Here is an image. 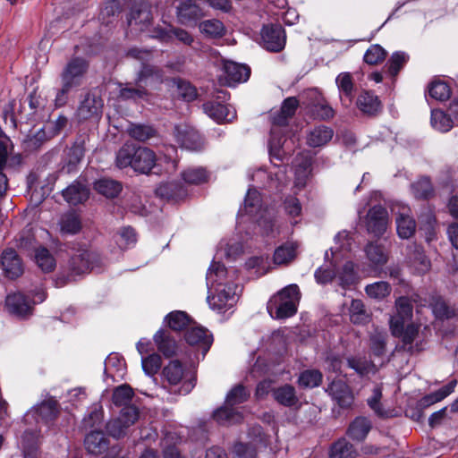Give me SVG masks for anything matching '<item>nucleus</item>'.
I'll use <instances>...</instances> for the list:
<instances>
[{
  "instance_id": "obj_1",
  "label": "nucleus",
  "mask_w": 458,
  "mask_h": 458,
  "mask_svg": "<svg viewBox=\"0 0 458 458\" xmlns=\"http://www.w3.org/2000/svg\"><path fill=\"white\" fill-rule=\"evenodd\" d=\"M301 299V293L297 284H289L267 302V311L274 318L283 319L293 316L297 311V305Z\"/></svg>"
},
{
  "instance_id": "obj_2",
  "label": "nucleus",
  "mask_w": 458,
  "mask_h": 458,
  "mask_svg": "<svg viewBox=\"0 0 458 458\" xmlns=\"http://www.w3.org/2000/svg\"><path fill=\"white\" fill-rule=\"evenodd\" d=\"M298 107V100L295 98H286L282 105L281 110L272 116L274 127L271 130V139L269 140V151L273 157L279 160L284 158L286 153L284 147L286 140L282 141L281 138H276L277 127L285 126L288 120L295 114Z\"/></svg>"
},
{
  "instance_id": "obj_3",
  "label": "nucleus",
  "mask_w": 458,
  "mask_h": 458,
  "mask_svg": "<svg viewBox=\"0 0 458 458\" xmlns=\"http://www.w3.org/2000/svg\"><path fill=\"white\" fill-rule=\"evenodd\" d=\"M164 380L163 388L171 394L185 395L194 387V380L186 378L182 364L177 360H171L162 370Z\"/></svg>"
},
{
  "instance_id": "obj_4",
  "label": "nucleus",
  "mask_w": 458,
  "mask_h": 458,
  "mask_svg": "<svg viewBox=\"0 0 458 458\" xmlns=\"http://www.w3.org/2000/svg\"><path fill=\"white\" fill-rule=\"evenodd\" d=\"M98 257L95 252L87 249L78 250L69 259L67 273L61 274L55 280L57 287H63L68 283L74 281L77 276L88 273L98 261Z\"/></svg>"
},
{
  "instance_id": "obj_5",
  "label": "nucleus",
  "mask_w": 458,
  "mask_h": 458,
  "mask_svg": "<svg viewBox=\"0 0 458 458\" xmlns=\"http://www.w3.org/2000/svg\"><path fill=\"white\" fill-rule=\"evenodd\" d=\"M228 98V93L225 90L216 92V99L203 104V110L210 118L217 123H230L236 117L235 109L223 102Z\"/></svg>"
},
{
  "instance_id": "obj_6",
  "label": "nucleus",
  "mask_w": 458,
  "mask_h": 458,
  "mask_svg": "<svg viewBox=\"0 0 458 458\" xmlns=\"http://www.w3.org/2000/svg\"><path fill=\"white\" fill-rule=\"evenodd\" d=\"M238 285L230 284H218L212 294L208 296V302L211 309L219 312L232 308L237 301Z\"/></svg>"
},
{
  "instance_id": "obj_7",
  "label": "nucleus",
  "mask_w": 458,
  "mask_h": 458,
  "mask_svg": "<svg viewBox=\"0 0 458 458\" xmlns=\"http://www.w3.org/2000/svg\"><path fill=\"white\" fill-rule=\"evenodd\" d=\"M140 418V411L134 405L123 407L118 418L106 424V431L114 438H121L127 433V429Z\"/></svg>"
},
{
  "instance_id": "obj_8",
  "label": "nucleus",
  "mask_w": 458,
  "mask_h": 458,
  "mask_svg": "<svg viewBox=\"0 0 458 458\" xmlns=\"http://www.w3.org/2000/svg\"><path fill=\"white\" fill-rule=\"evenodd\" d=\"M392 212L395 216L397 234L402 239L411 238L416 230V222L411 216L410 207L402 203H396L392 207Z\"/></svg>"
},
{
  "instance_id": "obj_9",
  "label": "nucleus",
  "mask_w": 458,
  "mask_h": 458,
  "mask_svg": "<svg viewBox=\"0 0 458 458\" xmlns=\"http://www.w3.org/2000/svg\"><path fill=\"white\" fill-rule=\"evenodd\" d=\"M261 45L270 52H280L285 46L286 36L281 25H265L261 32Z\"/></svg>"
},
{
  "instance_id": "obj_10",
  "label": "nucleus",
  "mask_w": 458,
  "mask_h": 458,
  "mask_svg": "<svg viewBox=\"0 0 458 458\" xmlns=\"http://www.w3.org/2000/svg\"><path fill=\"white\" fill-rule=\"evenodd\" d=\"M89 64L85 59L75 57L68 62L62 72V83L76 88L81 85Z\"/></svg>"
},
{
  "instance_id": "obj_11",
  "label": "nucleus",
  "mask_w": 458,
  "mask_h": 458,
  "mask_svg": "<svg viewBox=\"0 0 458 458\" xmlns=\"http://www.w3.org/2000/svg\"><path fill=\"white\" fill-rule=\"evenodd\" d=\"M388 225L387 210L380 205L372 207L366 217V227L369 233L375 236H381Z\"/></svg>"
},
{
  "instance_id": "obj_12",
  "label": "nucleus",
  "mask_w": 458,
  "mask_h": 458,
  "mask_svg": "<svg viewBox=\"0 0 458 458\" xmlns=\"http://www.w3.org/2000/svg\"><path fill=\"white\" fill-rule=\"evenodd\" d=\"M250 74V69L244 64L232 61H225L223 64V73L220 81L224 84L232 86L238 82L246 81Z\"/></svg>"
},
{
  "instance_id": "obj_13",
  "label": "nucleus",
  "mask_w": 458,
  "mask_h": 458,
  "mask_svg": "<svg viewBox=\"0 0 458 458\" xmlns=\"http://www.w3.org/2000/svg\"><path fill=\"white\" fill-rule=\"evenodd\" d=\"M395 308L396 314L390 319V327L393 335H399L412 316V305L407 297H400L395 301Z\"/></svg>"
},
{
  "instance_id": "obj_14",
  "label": "nucleus",
  "mask_w": 458,
  "mask_h": 458,
  "mask_svg": "<svg viewBox=\"0 0 458 458\" xmlns=\"http://www.w3.org/2000/svg\"><path fill=\"white\" fill-rule=\"evenodd\" d=\"M152 20L150 7L147 4H138L132 6L128 17V25L131 30H146Z\"/></svg>"
},
{
  "instance_id": "obj_15",
  "label": "nucleus",
  "mask_w": 458,
  "mask_h": 458,
  "mask_svg": "<svg viewBox=\"0 0 458 458\" xmlns=\"http://www.w3.org/2000/svg\"><path fill=\"white\" fill-rule=\"evenodd\" d=\"M103 100L92 93H88L81 102L77 115L80 120L98 119L101 116Z\"/></svg>"
},
{
  "instance_id": "obj_16",
  "label": "nucleus",
  "mask_w": 458,
  "mask_h": 458,
  "mask_svg": "<svg viewBox=\"0 0 458 458\" xmlns=\"http://www.w3.org/2000/svg\"><path fill=\"white\" fill-rule=\"evenodd\" d=\"M176 141L189 150H199L202 147V141L199 134L192 127L181 124L174 129Z\"/></svg>"
},
{
  "instance_id": "obj_17",
  "label": "nucleus",
  "mask_w": 458,
  "mask_h": 458,
  "mask_svg": "<svg viewBox=\"0 0 458 458\" xmlns=\"http://www.w3.org/2000/svg\"><path fill=\"white\" fill-rule=\"evenodd\" d=\"M327 392L342 408H348L352 404V392L348 385L342 380H334L328 386Z\"/></svg>"
},
{
  "instance_id": "obj_18",
  "label": "nucleus",
  "mask_w": 458,
  "mask_h": 458,
  "mask_svg": "<svg viewBox=\"0 0 458 458\" xmlns=\"http://www.w3.org/2000/svg\"><path fill=\"white\" fill-rule=\"evenodd\" d=\"M1 266L4 275L11 279L20 276L23 272L21 261L13 249H7L2 253Z\"/></svg>"
},
{
  "instance_id": "obj_19",
  "label": "nucleus",
  "mask_w": 458,
  "mask_h": 458,
  "mask_svg": "<svg viewBox=\"0 0 458 458\" xmlns=\"http://www.w3.org/2000/svg\"><path fill=\"white\" fill-rule=\"evenodd\" d=\"M185 340L191 345H198L205 355L209 350L213 338L208 331L201 327H191L186 330Z\"/></svg>"
},
{
  "instance_id": "obj_20",
  "label": "nucleus",
  "mask_w": 458,
  "mask_h": 458,
  "mask_svg": "<svg viewBox=\"0 0 458 458\" xmlns=\"http://www.w3.org/2000/svg\"><path fill=\"white\" fill-rule=\"evenodd\" d=\"M5 307L8 312L18 317H25L32 310L30 301L20 293L8 294L5 299Z\"/></svg>"
},
{
  "instance_id": "obj_21",
  "label": "nucleus",
  "mask_w": 458,
  "mask_h": 458,
  "mask_svg": "<svg viewBox=\"0 0 458 458\" xmlns=\"http://www.w3.org/2000/svg\"><path fill=\"white\" fill-rule=\"evenodd\" d=\"M155 153L148 148L139 147L132 162L134 171L141 174H148L156 164Z\"/></svg>"
},
{
  "instance_id": "obj_22",
  "label": "nucleus",
  "mask_w": 458,
  "mask_h": 458,
  "mask_svg": "<svg viewBox=\"0 0 458 458\" xmlns=\"http://www.w3.org/2000/svg\"><path fill=\"white\" fill-rule=\"evenodd\" d=\"M342 104L348 107L353 98L354 83L349 72H341L335 79Z\"/></svg>"
},
{
  "instance_id": "obj_23",
  "label": "nucleus",
  "mask_w": 458,
  "mask_h": 458,
  "mask_svg": "<svg viewBox=\"0 0 458 458\" xmlns=\"http://www.w3.org/2000/svg\"><path fill=\"white\" fill-rule=\"evenodd\" d=\"M408 250V259L411 266L420 274L428 272L430 268V261L426 257L422 248L416 244H411Z\"/></svg>"
},
{
  "instance_id": "obj_24",
  "label": "nucleus",
  "mask_w": 458,
  "mask_h": 458,
  "mask_svg": "<svg viewBox=\"0 0 458 458\" xmlns=\"http://www.w3.org/2000/svg\"><path fill=\"white\" fill-rule=\"evenodd\" d=\"M334 131L327 126L320 125L312 129L307 134V144L312 148L327 145L333 138Z\"/></svg>"
},
{
  "instance_id": "obj_25",
  "label": "nucleus",
  "mask_w": 458,
  "mask_h": 458,
  "mask_svg": "<svg viewBox=\"0 0 458 458\" xmlns=\"http://www.w3.org/2000/svg\"><path fill=\"white\" fill-rule=\"evenodd\" d=\"M357 107L365 114L375 115L381 110L378 98L369 91L361 92L356 101Z\"/></svg>"
},
{
  "instance_id": "obj_26",
  "label": "nucleus",
  "mask_w": 458,
  "mask_h": 458,
  "mask_svg": "<svg viewBox=\"0 0 458 458\" xmlns=\"http://www.w3.org/2000/svg\"><path fill=\"white\" fill-rule=\"evenodd\" d=\"M154 342L158 351L165 357L169 358L176 354L178 349L177 344L166 331H157L154 335Z\"/></svg>"
},
{
  "instance_id": "obj_27",
  "label": "nucleus",
  "mask_w": 458,
  "mask_h": 458,
  "mask_svg": "<svg viewBox=\"0 0 458 458\" xmlns=\"http://www.w3.org/2000/svg\"><path fill=\"white\" fill-rule=\"evenodd\" d=\"M89 195V189L79 182L68 186L63 191L64 199L71 205H77L88 199Z\"/></svg>"
},
{
  "instance_id": "obj_28",
  "label": "nucleus",
  "mask_w": 458,
  "mask_h": 458,
  "mask_svg": "<svg viewBox=\"0 0 458 458\" xmlns=\"http://www.w3.org/2000/svg\"><path fill=\"white\" fill-rule=\"evenodd\" d=\"M85 446L89 453L100 454L108 448V440L101 431H92L85 438Z\"/></svg>"
},
{
  "instance_id": "obj_29",
  "label": "nucleus",
  "mask_w": 458,
  "mask_h": 458,
  "mask_svg": "<svg viewBox=\"0 0 458 458\" xmlns=\"http://www.w3.org/2000/svg\"><path fill=\"white\" fill-rule=\"evenodd\" d=\"M177 16L182 23L186 24L191 21L200 18L202 16V12L192 0H187L182 2L177 7Z\"/></svg>"
},
{
  "instance_id": "obj_30",
  "label": "nucleus",
  "mask_w": 458,
  "mask_h": 458,
  "mask_svg": "<svg viewBox=\"0 0 458 458\" xmlns=\"http://www.w3.org/2000/svg\"><path fill=\"white\" fill-rule=\"evenodd\" d=\"M213 418L221 425H232L239 423L242 420V414L237 410L227 404L215 411Z\"/></svg>"
},
{
  "instance_id": "obj_31",
  "label": "nucleus",
  "mask_w": 458,
  "mask_h": 458,
  "mask_svg": "<svg viewBox=\"0 0 458 458\" xmlns=\"http://www.w3.org/2000/svg\"><path fill=\"white\" fill-rule=\"evenodd\" d=\"M358 451L345 438L335 442L329 452L330 458H357Z\"/></svg>"
},
{
  "instance_id": "obj_32",
  "label": "nucleus",
  "mask_w": 458,
  "mask_h": 458,
  "mask_svg": "<svg viewBox=\"0 0 458 458\" xmlns=\"http://www.w3.org/2000/svg\"><path fill=\"white\" fill-rule=\"evenodd\" d=\"M371 428L370 422L363 417L356 418L349 426L347 435L355 441L365 439Z\"/></svg>"
},
{
  "instance_id": "obj_33",
  "label": "nucleus",
  "mask_w": 458,
  "mask_h": 458,
  "mask_svg": "<svg viewBox=\"0 0 458 458\" xmlns=\"http://www.w3.org/2000/svg\"><path fill=\"white\" fill-rule=\"evenodd\" d=\"M430 123L434 129L441 132H447L456 125L450 113L445 114L440 109L432 110Z\"/></svg>"
},
{
  "instance_id": "obj_34",
  "label": "nucleus",
  "mask_w": 458,
  "mask_h": 458,
  "mask_svg": "<svg viewBox=\"0 0 458 458\" xmlns=\"http://www.w3.org/2000/svg\"><path fill=\"white\" fill-rule=\"evenodd\" d=\"M316 95L314 101L310 105V111L314 116L320 120L333 118L335 115L334 109L328 105L327 100L320 95Z\"/></svg>"
},
{
  "instance_id": "obj_35",
  "label": "nucleus",
  "mask_w": 458,
  "mask_h": 458,
  "mask_svg": "<svg viewBox=\"0 0 458 458\" xmlns=\"http://www.w3.org/2000/svg\"><path fill=\"white\" fill-rule=\"evenodd\" d=\"M226 276L225 267L219 262H213L209 267L206 280L207 285L209 289H216L218 284H225L224 281Z\"/></svg>"
},
{
  "instance_id": "obj_36",
  "label": "nucleus",
  "mask_w": 458,
  "mask_h": 458,
  "mask_svg": "<svg viewBox=\"0 0 458 458\" xmlns=\"http://www.w3.org/2000/svg\"><path fill=\"white\" fill-rule=\"evenodd\" d=\"M138 148L131 143H125L116 153L115 165L119 168L131 166L137 153Z\"/></svg>"
},
{
  "instance_id": "obj_37",
  "label": "nucleus",
  "mask_w": 458,
  "mask_h": 458,
  "mask_svg": "<svg viewBox=\"0 0 458 458\" xmlns=\"http://www.w3.org/2000/svg\"><path fill=\"white\" fill-rule=\"evenodd\" d=\"M59 225L63 234H75L81 229V219L75 213H67L62 216Z\"/></svg>"
},
{
  "instance_id": "obj_38",
  "label": "nucleus",
  "mask_w": 458,
  "mask_h": 458,
  "mask_svg": "<svg viewBox=\"0 0 458 458\" xmlns=\"http://www.w3.org/2000/svg\"><path fill=\"white\" fill-rule=\"evenodd\" d=\"M95 189L106 198H114L122 191V185L116 181L104 178L95 182Z\"/></svg>"
},
{
  "instance_id": "obj_39",
  "label": "nucleus",
  "mask_w": 458,
  "mask_h": 458,
  "mask_svg": "<svg viewBox=\"0 0 458 458\" xmlns=\"http://www.w3.org/2000/svg\"><path fill=\"white\" fill-rule=\"evenodd\" d=\"M273 397L284 406H292L297 402L295 389L290 385H284L273 390Z\"/></svg>"
},
{
  "instance_id": "obj_40",
  "label": "nucleus",
  "mask_w": 458,
  "mask_h": 458,
  "mask_svg": "<svg viewBox=\"0 0 458 458\" xmlns=\"http://www.w3.org/2000/svg\"><path fill=\"white\" fill-rule=\"evenodd\" d=\"M37 411L39 417L46 422L52 421L59 413L58 403L52 398L47 399L38 405Z\"/></svg>"
},
{
  "instance_id": "obj_41",
  "label": "nucleus",
  "mask_w": 458,
  "mask_h": 458,
  "mask_svg": "<svg viewBox=\"0 0 458 458\" xmlns=\"http://www.w3.org/2000/svg\"><path fill=\"white\" fill-rule=\"evenodd\" d=\"M35 260L40 269L44 272H50L55 267V259L49 250L40 247L36 250Z\"/></svg>"
},
{
  "instance_id": "obj_42",
  "label": "nucleus",
  "mask_w": 458,
  "mask_h": 458,
  "mask_svg": "<svg viewBox=\"0 0 458 458\" xmlns=\"http://www.w3.org/2000/svg\"><path fill=\"white\" fill-rule=\"evenodd\" d=\"M336 278L338 279V284L343 288H346L355 284L357 276L354 271L353 263L351 261L344 263L342 268L337 272Z\"/></svg>"
},
{
  "instance_id": "obj_43",
  "label": "nucleus",
  "mask_w": 458,
  "mask_h": 458,
  "mask_svg": "<svg viewBox=\"0 0 458 458\" xmlns=\"http://www.w3.org/2000/svg\"><path fill=\"white\" fill-rule=\"evenodd\" d=\"M199 30L209 38H220L225 33V27L218 20H206L199 23Z\"/></svg>"
},
{
  "instance_id": "obj_44",
  "label": "nucleus",
  "mask_w": 458,
  "mask_h": 458,
  "mask_svg": "<svg viewBox=\"0 0 458 458\" xmlns=\"http://www.w3.org/2000/svg\"><path fill=\"white\" fill-rule=\"evenodd\" d=\"M411 191L416 199H428L433 195V186L428 177H422L412 183Z\"/></svg>"
},
{
  "instance_id": "obj_45",
  "label": "nucleus",
  "mask_w": 458,
  "mask_h": 458,
  "mask_svg": "<svg viewBox=\"0 0 458 458\" xmlns=\"http://www.w3.org/2000/svg\"><path fill=\"white\" fill-rule=\"evenodd\" d=\"M365 251L369 260L376 266L384 265L387 261V254L381 245L369 243Z\"/></svg>"
},
{
  "instance_id": "obj_46",
  "label": "nucleus",
  "mask_w": 458,
  "mask_h": 458,
  "mask_svg": "<svg viewBox=\"0 0 458 458\" xmlns=\"http://www.w3.org/2000/svg\"><path fill=\"white\" fill-rule=\"evenodd\" d=\"M386 333L377 332L370 337V350L374 356L382 359L386 354Z\"/></svg>"
},
{
  "instance_id": "obj_47",
  "label": "nucleus",
  "mask_w": 458,
  "mask_h": 458,
  "mask_svg": "<svg viewBox=\"0 0 458 458\" xmlns=\"http://www.w3.org/2000/svg\"><path fill=\"white\" fill-rule=\"evenodd\" d=\"M182 179L189 184H200L206 182L208 174L203 167L189 168L182 172Z\"/></svg>"
},
{
  "instance_id": "obj_48",
  "label": "nucleus",
  "mask_w": 458,
  "mask_h": 458,
  "mask_svg": "<svg viewBox=\"0 0 458 458\" xmlns=\"http://www.w3.org/2000/svg\"><path fill=\"white\" fill-rule=\"evenodd\" d=\"M127 131L131 138L139 141H145L156 134V131L152 127L143 124H131Z\"/></svg>"
},
{
  "instance_id": "obj_49",
  "label": "nucleus",
  "mask_w": 458,
  "mask_h": 458,
  "mask_svg": "<svg viewBox=\"0 0 458 458\" xmlns=\"http://www.w3.org/2000/svg\"><path fill=\"white\" fill-rule=\"evenodd\" d=\"M365 292L370 298L381 300L389 295L391 287L388 283L380 281L368 284Z\"/></svg>"
},
{
  "instance_id": "obj_50",
  "label": "nucleus",
  "mask_w": 458,
  "mask_h": 458,
  "mask_svg": "<svg viewBox=\"0 0 458 458\" xmlns=\"http://www.w3.org/2000/svg\"><path fill=\"white\" fill-rule=\"evenodd\" d=\"M170 33L184 45L190 46L193 42V37L182 29H173L169 33L163 30H158L155 37L159 38L162 40H167L171 38Z\"/></svg>"
},
{
  "instance_id": "obj_51",
  "label": "nucleus",
  "mask_w": 458,
  "mask_h": 458,
  "mask_svg": "<svg viewBox=\"0 0 458 458\" xmlns=\"http://www.w3.org/2000/svg\"><path fill=\"white\" fill-rule=\"evenodd\" d=\"M350 318L354 324H363L368 321L369 315L360 300H352L350 306Z\"/></svg>"
},
{
  "instance_id": "obj_52",
  "label": "nucleus",
  "mask_w": 458,
  "mask_h": 458,
  "mask_svg": "<svg viewBox=\"0 0 458 458\" xmlns=\"http://www.w3.org/2000/svg\"><path fill=\"white\" fill-rule=\"evenodd\" d=\"M157 193L166 199H179L184 196L182 188L174 182L161 184L157 188Z\"/></svg>"
},
{
  "instance_id": "obj_53",
  "label": "nucleus",
  "mask_w": 458,
  "mask_h": 458,
  "mask_svg": "<svg viewBox=\"0 0 458 458\" xmlns=\"http://www.w3.org/2000/svg\"><path fill=\"white\" fill-rule=\"evenodd\" d=\"M428 94L432 98L445 101L450 98L451 89L448 84L444 81H434L429 86Z\"/></svg>"
},
{
  "instance_id": "obj_54",
  "label": "nucleus",
  "mask_w": 458,
  "mask_h": 458,
  "mask_svg": "<svg viewBox=\"0 0 458 458\" xmlns=\"http://www.w3.org/2000/svg\"><path fill=\"white\" fill-rule=\"evenodd\" d=\"M322 380V374L317 369H308L301 373L299 384L303 387L313 388L318 386Z\"/></svg>"
},
{
  "instance_id": "obj_55",
  "label": "nucleus",
  "mask_w": 458,
  "mask_h": 458,
  "mask_svg": "<svg viewBox=\"0 0 458 458\" xmlns=\"http://www.w3.org/2000/svg\"><path fill=\"white\" fill-rule=\"evenodd\" d=\"M295 257V249L293 244H284L278 247L275 250L274 260L275 263L282 265L286 264L293 259Z\"/></svg>"
},
{
  "instance_id": "obj_56",
  "label": "nucleus",
  "mask_w": 458,
  "mask_h": 458,
  "mask_svg": "<svg viewBox=\"0 0 458 458\" xmlns=\"http://www.w3.org/2000/svg\"><path fill=\"white\" fill-rule=\"evenodd\" d=\"M167 323L171 329L174 331L182 330L189 324V318L183 311L171 312L167 317Z\"/></svg>"
},
{
  "instance_id": "obj_57",
  "label": "nucleus",
  "mask_w": 458,
  "mask_h": 458,
  "mask_svg": "<svg viewBox=\"0 0 458 458\" xmlns=\"http://www.w3.org/2000/svg\"><path fill=\"white\" fill-rule=\"evenodd\" d=\"M133 396L132 388L128 385L116 387L113 393V402L117 406L125 405Z\"/></svg>"
},
{
  "instance_id": "obj_58",
  "label": "nucleus",
  "mask_w": 458,
  "mask_h": 458,
  "mask_svg": "<svg viewBox=\"0 0 458 458\" xmlns=\"http://www.w3.org/2000/svg\"><path fill=\"white\" fill-rule=\"evenodd\" d=\"M177 88V95L183 100L190 102L196 98V89L188 81L181 79L174 80Z\"/></svg>"
},
{
  "instance_id": "obj_59",
  "label": "nucleus",
  "mask_w": 458,
  "mask_h": 458,
  "mask_svg": "<svg viewBox=\"0 0 458 458\" xmlns=\"http://www.w3.org/2000/svg\"><path fill=\"white\" fill-rule=\"evenodd\" d=\"M386 50L379 45L370 46L364 55V61L369 64H377L385 60Z\"/></svg>"
},
{
  "instance_id": "obj_60",
  "label": "nucleus",
  "mask_w": 458,
  "mask_h": 458,
  "mask_svg": "<svg viewBox=\"0 0 458 458\" xmlns=\"http://www.w3.org/2000/svg\"><path fill=\"white\" fill-rule=\"evenodd\" d=\"M409 56L403 52H395L388 60V72L393 76H396L399 71L407 63Z\"/></svg>"
},
{
  "instance_id": "obj_61",
  "label": "nucleus",
  "mask_w": 458,
  "mask_h": 458,
  "mask_svg": "<svg viewBox=\"0 0 458 458\" xmlns=\"http://www.w3.org/2000/svg\"><path fill=\"white\" fill-rule=\"evenodd\" d=\"M249 397V394L245 388L239 385L234 386L226 395L225 404L233 406L245 402Z\"/></svg>"
},
{
  "instance_id": "obj_62",
  "label": "nucleus",
  "mask_w": 458,
  "mask_h": 458,
  "mask_svg": "<svg viewBox=\"0 0 458 458\" xmlns=\"http://www.w3.org/2000/svg\"><path fill=\"white\" fill-rule=\"evenodd\" d=\"M143 370L148 375H154L161 367V357L158 354H150L142 358L141 360Z\"/></svg>"
},
{
  "instance_id": "obj_63",
  "label": "nucleus",
  "mask_w": 458,
  "mask_h": 458,
  "mask_svg": "<svg viewBox=\"0 0 458 458\" xmlns=\"http://www.w3.org/2000/svg\"><path fill=\"white\" fill-rule=\"evenodd\" d=\"M315 278L319 284L329 283L334 278H336L335 269L331 264L321 267L316 270Z\"/></svg>"
},
{
  "instance_id": "obj_64",
  "label": "nucleus",
  "mask_w": 458,
  "mask_h": 458,
  "mask_svg": "<svg viewBox=\"0 0 458 458\" xmlns=\"http://www.w3.org/2000/svg\"><path fill=\"white\" fill-rule=\"evenodd\" d=\"M347 364L348 367L354 369L360 376L369 373L373 368L370 362L363 359L348 358Z\"/></svg>"
}]
</instances>
